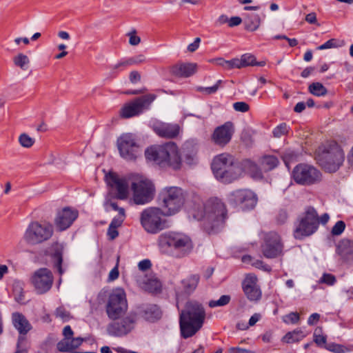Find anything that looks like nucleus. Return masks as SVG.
<instances>
[{
  "label": "nucleus",
  "instance_id": "f257e3e1",
  "mask_svg": "<svg viewBox=\"0 0 353 353\" xmlns=\"http://www.w3.org/2000/svg\"><path fill=\"white\" fill-rule=\"evenodd\" d=\"M145 157L147 160L161 167H168L174 170H179L182 168L179 150L174 142L149 147L145 151Z\"/></svg>",
  "mask_w": 353,
  "mask_h": 353
},
{
  "label": "nucleus",
  "instance_id": "f03ea898",
  "mask_svg": "<svg viewBox=\"0 0 353 353\" xmlns=\"http://www.w3.org/2000/svg\"><path fill=\"white\" fill-rule=\"evenodd\" d=\"M161 252L176 257H183L191 252L192 241L189 236L182 232H167L158 238Z\"/></svg>",
  "mask_w": 353,
  "mask_h": 353
},
{
  "label": "nucleus",
  "instance_id": "7ed1b4c3",
  "mask_svg": "<svg viewBox=\"0 0 353 353\" xmlns=\"http://www.w3.org/2000/svg\"><path fill=\"white\" fill-rule=\"evenodd\" d=\"M205 317L203 306L196 301L188 302L179 316L181 336L189 338L195 334L202 327Z\"/></svg>",
  "mask_w": 353,
  "mask_h": 353
},
{
  "label": "nucleus",
  "instance_id": "20e7f679",
  "mask_svg": "<svg viewBox=\"0 0 353 353\" xmlns=\"http://www.w3.org/2000/svg\"><path fill=\"white\" fill-rule=\"evenodd\" d=\"M215 177L224 183H230L240 178L243 173L241 164L228 153L216 156L212 163Z\"/></svg>",
  "mask_w": 353,
  "mask_h": 353
},
{
  "label": "nucleus",
  "instance_id": "39448f33",
  "mask_svg": "<svg viewBox=\"0 0 353 353\" xmlns=\"http://www.w3.org/2000/svg\"><path fill=\"white\" fill-rule=\"evenodd\" d=\"M99 303L105 302V312L112 320H119L128 311V305L126 294L122 288H115L109 292L102 290L97 296Z\"/></svg>",
  "mask_w": 353,
  "mask_h": 353
},
{
  "label": "nucleus",
  "instance_id": "423d86ee",
  "mask_svg": "<svg viewBox=\"0 0 353 353\" xmlns=\"http://www.w3.org/2000/svg\"><path fill=\"white\" fill-rule=\"evenodd\" d=\"M345 159L342 148L335 142L320 148L316 156L319 164L327 172H334Z\"/></svg>",
  "mask_w": 353,
  "mask_h": 353
},
{
  "label": "nucleus",
  "instance_id": "0eeeda50",
  "mask_svg": "<svg viewBox=\"0 0 353 353\" xmlns=\"http://www.w3.org/2000/svg\"><path fill=\"white\" fill-rule=\"evenodd\" d=\"M165 216L166 212L161 208L148 207L141 212L140 223L147 233L155 234L168 228Z\"/></svg>",
  "mask_w": 353,
  "mask_h": 353
},
{
  "label": "nucleus",
  "instance_id": "6e6552de",
  "mask_svg": "<svg viewBox=\"0 0 353 353\" xmlns=\"http://www.w3.org/2000/svg\"><path fill=\"white\" fill-rule=\"evenodd\" d=\"M319 225V215L312 206H306L294 223V236L302 239L314 234Z\"/></svg>",
  "mask_w": 353,
  "mask_h": 353
},
{
  "label": "nucleus",
  "instance_id": "1a4fd4ad",
  "mask_svg": "<svg viewBox=\"0 0 353 353\" xmlns=\"http://www.w3.org/2000/svg\"><path fill=\"white\" fill-rule=\"evenodd\" d=\"M166 215L172 216L180 211L185 199V192L179 187L169 186L163 188L159 195Z\"/></svg>",
  "mask_w": 353,
  "mask_h": 353
},
{
  "label": "nucleus",
  "instance_id": "9d476101",
  "mask_svg": "<svg viewBox=\"0 0 353 353\" xmlns=\"http://www.w3.org/2000/svg\"><path fill=\"white\" fill-rule=\"evenodd\" d=\"M53 234L54 227L52 223L35 221L28 225L23 239L28 244L35 245L48 241Z\"/></svg>",
  "mask_w": 353,
  "mask_h": 353
},
{
  "label": "nucleus",
  "instance_id": "9b49d317",
  "mask_svg": "<svg viewBox=\"0 0 353 353\" xmlns=\"http://www.w3.org/2000/svg\"><path fill=\"white\" fill-rule=\"evenodd\" d=\"M227 218L225 204L218 198H211L204 205L203 219L212 229L221 225Z\"/></svg>",
  "mask_w": 353,
  "mask_h": 353
},
{
  "label": "nucleus",
  "instance_id": "f8f14e48",
  "mask_svg": "<svg viewBox=\"0 0 353 353\" xmlns=\"http://www.w3.org/2000/svg\"><path fill=\"white\" fill-rule=\"evenodd\" d=\"M120 156L128 161H134L141 156V149L137 137L132 133H123L117 141Z\"/></svg>",
  "mask_w": 353,
  "mask_h": 353
},
{
  "label": "nucleus",
  "instance_id": "ddd939ff",
  "mask_svg": "<svg viewBox=\"0 0 353 353\" xmlns=\"http://www.w3.org/2000/svg\"><path fill=\"white\" fill-rule=\"evenodd\" d=\"M133 192L132 201L136 205H144L150 202L154 196L155 188L148 179L139 178L131 185Z\"/></svg>",
  "mask_w": 353,
  "mask_h": 353
},
{
  "label": "nucleus",
  "instance_id": "4468645a",
  "mask_svg": "<svg viewBox=\"0 0 353 353\" xmlns=\"http://www.w3.org/2000/svg\"><path fill=\"white\" fill-rule=\"evenodd\" d=\"M156 99V95L148 94L127 103L119 111V116L123 119H129L141 114L148 109L152 102Z\"/></svg>",
  "mask_w": 353,
  "mask_h": 353
},
{
  "label": "nucleus",
  "instance_id": "2eb2a0df",
  "mask_svg": "<svg viewBox=\"0 0 353 353\" xmlns=\"http://www.w3.org/2000/svg\"><path fill=\"white\" fill-rule=\"evenodd\" d=\"M292 176L299 184L311 185L321 181V174L312 165L300 163L294 168Z\"/></svg>",
  "mask_w": 353,
  "mask_h": 353
},
{
  "label": "nucleus",
  "instance_id": "dca6fc26",
  "mask_svg": "<svg viewBox=\"0 0 353 353\" xmlns=\"http://www.w3.org/2000/svg\"><path fill=\"white\" fill-rule=\"evenodd\" d=\"M30 280L37 293L42 294L51 289L54 281V276L49 269L43 268L36 270L31 276Z\"/></svg>",
  "mask_w": 353,
  "mask_h": 353
},
{
  "label": "nucleus",
  "instance_id": "f3484780",
  "mask_svg": "<svg viewBox=\"0 0 353 353\" xmlns=\"http://www.w3.org/2000/svg\"><path fill=\"white\" fill-rule=\"evenodd\" d=\"M283 249V245L277 233L270 232L265 234L263 243L261 245V252L265 258L274 259L281 256Z\"/></svg>",
  "mask_w": 353,
  "mask_h": 353
},
{
  "label": "nucleus",
  "instance_id": "a211bd4d",
  "mask_svg": "<svg viewBox=\"0 0 353 353\" xmlns=\"http://www.w3.org/2000/svg\"><path fill=\"white\" fill-rule=\"evenodd\" d=\"M120 321H114L108 324L107 331L110 335L122 336L128 334L134 328L137 321V314L130 313Z\"/></svg>",
  "mask_w": 353,
  "mask_h": 353
},
{
  "label": "nucleus",
  "instance_id": "6ab92c4d",
  "mask_svg": "<svg viewBox=\"0 0 353 353\" xmlns=\"http://www.w3.org/2000/svg\"><path fill=\"white\" fill-rule=\"evenodd\" d=\"M231 203L240 206L243 210L252 209L256 204L257 199L252 191L249 190H238L229 196Z\"/></svg>",
  "mask_w": 353,
  "mask_h": 353
},
{
  "label": "nucleus",
  "instance_id": "aec40b11",
  "mask_svg": "<svg viewBox=\"0 0 353 353\" xmlns=\"http://www.w3.org/2000/svg\"><path fill=\"white\" fill-rule=\"evenodd\" d=\"M107 184L117 191L116 198L124 200L129 194V183L126 179L119 177L117 174L110 172L105 175Z\"/></svg>",
  "mask_w": 353,
  "mask_h": 353
},
{
  "label": "nucleus",
  "instance_id": "412c9836",
  "mask_svg": "<svg viewBox=\"0 0 353 353\" xmlns=\"http://www.w3.org/2000/svg\"><path fill=\"white\" fill-rule=\"evenodd\" d=\"M234 132V124L228 121L215 128L212 134V141L214 144L224 147L231 141Z\"/></svg>",
  "mask_w": 353,
  "mask_h": 353
},
{
  "label": "nucleus",
  "instance_id": "4be33fe9",
  "mask_svg": "<svg viewBox=\"0 0 353 353\" xmlns=\"http://www.w3.org/2000/svg\"><path fill=\"white\" fill-rule=\"evenodd\" d=\"M78 211L70 208H64L59 211L54 219L57 230L63 231L68 229L78 217Z\"/></svg>",
  "mask_w": 353,
  "mask_h": 353
},
{
  "label": "nucleus",
  "instance_id": "5701e85b",
  "mask_svg": "<svg viewBox=\"0 0 353 353\" xmlns=\"http://www.w3.org/2000/svg\"><path fill=\"white\" fill-rule=\"evenodd\" d=\"M257 277L254 274H248L242 282L243 292L250 301H258L261 297V291L257 285Z\"/></svg>",
  "mask_w": 353,
  "mask_h": 353
},
{
  "label": "nucleus",
  "instance_id": "b1692460",
  "mask_svg": "<svg viewBox=\"0 0 353 353\" xmlns=\"http://www.w3.org/2000/svg\"><path fill=\"white\" fill-rule=\"evenodd\" d=\"M153 130L155 133L162 138L174 139L176 137L181 130V128L177 123H164L157 121L153 124Z\"/></svg>",
  "mask_w": 353,
  "mask_h": 353
},
{
  "label": "nucleus",
  "instance_id": "393cba45",
  "mask_svg": "<svg viewBox=\"0 0 353 353\" xmlns=\"http://www.w3.org/2000/svg\"><path fill=\"white\" fill-rule=\"evenodd\" d=\"M138 285L145 290L151 293H158L161 290V283L159 279L154 276L148 278L142 274H138L136 277Z\"/></svg>",
  "mask_w": 353,
  "mask_h": 353
},
{
  "label": "nucleus",
  "instance_id": "a878e982",
  "mask_svg": "<svg viewBox=\"0 0 353 353\" xmlns=\"http://www.w3.org/2000/svg\"><path fill=\"white\" fill-rule=\"evenodd\" d=\"M196 70V63H178L170 68V72L174 76L186 78L194 74Z\"/></svg>",
  "mask_w": 353,
  "mask_h": 353
},
{
  "label": "nucleus",
  "instance_id": "bb28decb",
  "mask_svg": "<svg viewBox=\"0 0 353 353\" xmlns=\"http://www.w3.org/2000/svg\"><path fill=\"white\" fill-rule=\"evenodd\" d=\"M12 319L14 327L21 334L25 335L32 329L30 323L21 313H13L12 315Z\"/></svg>",
  "mask_w": 353,
  "mask_h": 353
},
{
  "label": "nucleus",
  "instance_id": "cd10ccee",
  "mask_svg": "<svg viewBox=\"0 0 353 353\" xmlns=\"http://www.w3.org/2000/svg\"><path fill=\"white\" fill-rule=\"evenodd\" d=\"M139 314L146 321H154L161 316L159 307L156 305H148L139 310Z\"/></svg>",
  "mask_w": 353,
  "mask_h": 353
},
{
  "label": "nucleus",
  "instance_id": "c85d7f7f",
  "mask_svg": "<svg viewBox=\"0 0 353 353\" xmlns=\"http://www.w3.org/2000/svg\"><path fill=\"white\" fill-rule=\"evenodd\" d=\"M83 341V339L81 337L63 338L57 343V347L59 351L62 352H70L73 349L79 347Z\"/></svg>",
  "mask_w": 353,
  "mask_h": 353
},
{
  "label": "nucleus",
  "instance_id": "c756f323",
  "mask_svg": "<svg viewBox=\"0 0 353 353\" xmlns=\"http://www.w3.org/2000/svg\"><path fill=\"white\" fill-rule=\"evenodd\" d=\"M183 153L185 162L192 165L197 162V148L192 141H186L183 145Z\"/></svg>",
  "mask_w": 353,
  "mask_h": 353
},
{
  "label": "nucleus",
  "instance_id": "7c9ffc66",
  "mask_svg": "<svg viewBox=\"0 0 353 353\" xmlns=\"http://www.w3.org/2000/svg\"><path fill=\"white\" fill-rule=\"evenodd\" d=\"M243 23L245 30L250 32H254L260 27L261 19L258 14H245L244 15Z\"/></svg>",
  "mask_w": 353,
  "mask_h": 353
},
{
  "label": "nucleus",
  "instance_id": "2f4dec72",
  "mask_svg": "<svg viewBox=\"0 0 353 353\" xmlns=\"http://www.w3.org/2000/svg\"><path fill=\"white\" fill-rule=\"evenodd\" d=\"M62 246L57 243H54L51 246L50 256L53 260L54 266L57 268L59 273L61 275L63 270L61 268L62 263Z\"/></svg>",
  "mask_w": 353,
  "mask_h": 353
},
{
  "label": "nucleus",
  "instance_id": "473e14b6",
  "mask_svg": "<svg viewBox=\"0 0 353 353\" xmlns=\"http://www.w3.org/2000/svg\"><path fill=\"white\" fill-rule=\"evenodd\" d=\"M200 280L199 274H191L181 281L183 291L186 294L193 292L196 288Z\"/></svg>",
  "mask_w": 353,
  "mask_h": 353
},
{
  "label": "nucleus",
  "instance_id": "72a5a7b5",
  "mask_svg": "<svg viewBox=\"0 0 353 353\" xmlns=\"http://www.w3.org/2000/svg\"><path fill=\"white\" fill-rule=\"evenodd\" d=\"M241 167L243 170L248 172L252 178L256 179L263 178L261 170L254 162L249 159H246L243 161Z\"/></svg>",
  "mask_w": 353,
  "mask_h": 353
},
{
  "label": "nucleus",
  "instance_id": "f704fd0d",
  "mask_svg": "<svg viewBox=\"0 0 353 353\" xmlns=\"http://www.w3.org/2000/svg\"><path fill=\"white\" fill-rule=\"evenodd\" d=\"M279 163V159L273 155H265L260 159L261 166L265 172L273 170L278 165Z\"/></svg>",
  "mask_w": 353,
  "mask_h": 353
},
{
  "label": "nucleus",
  "instance_id": "c9c22d12",
  "mask_svg": "<svg viewBox=\"0 0 353 353\" xmlns=\"http://www.w3.org/2000/svg\"><path fill=\"white\" fill-rule=\"evenodd\" d=\"M306 334L301 330H294L288 332L283 338V341L287 343L298 342L305 338Z\"/></svg>",
  "mask_w": 353,
  "mask_h": 353
},
{
  "label": "nucleus",
  "instance_id": "e433bc0d",
  "mask_svg": "<svg viewBox=\"0 0 353 353\" xmlns=\"http://www.w3.org/2000/svg\"><path fill=\"white\" fill-rule=\"evenodd\" d=\"M14 64L23 70H26L30 63L28 57L23 53H19L13 57Z\"/></svg>",
  "mask_w": 353,
  "mask_h": 353
},
{
  "label": "nucleus",
  "instance_id": "4c0bfd02",
  "mask_svg": "<svg viewBox=\"0 0 353 353\" xmlns=\"http://www.w3.org/2000/svg\"><path fill=\"white\" fill-rule=\"evenodd\" d=\"M308 89L311 94L317 97L325 96L327 92L325 87L319 82L312 83L309 85Z\"/></svg>",
  "mask_w": 353,
  "mask_h": 353
},
{
  "label": "nucleus",
  "instance_id": "58836bf2",
  "mask_svg": "<svg viewBox=\"0 0 353 353\" xmlns=\"http://www.w3.org/2000/svg\"><path fill=\"white\" fill-rule=\"evenodd\" d=\"M323 330L321 327H316L314 330V334H313V340L314 342L318 345V346H322L323 345L325 346L327 343V336L323 335L322 334Z\"/></svg>",
  "mask_w": 353,
  "mask_h": 353
},
{
  "label": "nucleus",
  "instance_id": "ea45409f",
  "mask_svg": "<svg viewBox=\"0 0 353 353\" xmlns=\"http://www.w3.org/2000/svg\"><path fill=\"white\" fill-rule=\"evenodd\" d=\"M338 250L343 254L351 253L353 250V241L349 239L341 241L338 245Z\"/></svg>",
  "mask_w": 353,
  "mask_h": 353
},
{
  "label": "nucleus",
  "instance_id": "a19ab883",
  "mask_svg": "<svg viewBox=\"0 0 353 353\" xmlns=\"http://www.w3.org/2000/svg\"><path fill=\"white\" fill-rule=\"evenodd\" d=\"M231 300L230 295H222L218 300H212L208 305L210 307H221L228 305Z\"/></svg>",
  "mask_w": 353,
  "mask_h": 353
},
{
  "label": "nucleus",
  "instance_id": "79ce46f5",
  "mask_svg": "<svg viewBox=\"0 0 353 353\" xmlns=\"http://www.w3.org/2000/svg\"><path fill=\"white\" fill-rule=\"evenodd\" d=\"M239 61L241 62V68L256 65L255 57L250 54H243L241 57V59H239Z\"/></svg>",
  "mask_w": 353,
  "mask_h": 353
},
{
  "label": "nucleus",
  "instance_id": "37998d69",
  "mask_svg": "<svg viewBox=\"0 0 353 353\" xmlns=\"http://www.w3.org/2000/svg\"><path fill=\"white\" fill-rule=\"evenodd\" d=\"M19 142L23 148H30L34 143V139L26 133L21 134L19 137Z\"/></svg>",
  "mask_w": 353,
  "mask_h": 353
},
{
  "label": "nucleus",
  "instance_id": "c03bdc74",
  "mask_svg": "<svg viewBox=\"0 0 353 353\" xmlns=\"http://www.w3.org/2000/svg\"><path fill=\"white\" fill-rule=\"evenodd\" d=\"M289 132V127L286 123H281L276 126L273 130V135L274 137L280 138L282 136L287 134Z\"/></svg>",
  "mask_w": 353,
  "mask_h": 353
},
{
  "label": "nucleus",
  "instance_id": "a18cd8bd",
  "mask_svg": "<svg viewBox=\"0 0 353 353\" xmlns=\"http://www.w3.org/2000/svg\"><path fill=\"white\" fill-rule=\"evenodd\" d=\"M125 217V213L124 209H120L119 210V214L118 216L114 217L112 221H111L110 226H112V228H119L121 225L122 223L124 221V219Z\"/></svg>",
  "mask_w": 353,
  "mask_h": 353
},
{
  "label": "nucleus",
  "instance_id": "49530a36",
  "mask_svg": "<svg viewBox=\"0 0 353 353\" xmlns=\"http://www.w3.org/2000/svg\"><path fill=\"white\" fill-rule=\"evenodd\" d=\"M145 61L146 58L145 55L140 54L127 59L125 64H128V65L130 66L144 63Z\"/></svg>",
  "mask_w": 353,
  "mask_h": 353
},
{
  "label": "nucleus",
  "instance_id": "de8ad7c7",
  "mask_svg": "<svg viewBox=\"0 0 353 353\" xmlns=\"http://www.w3.org/2000/svg\"><path fill=\"white\" fill-rule=\"evenodd\" d=\"M54 314L63 321H68L71 317L70 312L62 306L57 308Z\"/></svg>",
  "mask_w": 353,
  "mask_h": 353
},
{
  "label": "nucleus",
  "instance_id": "09e8293b",
  "mask_svg": "<svg viewBox=\"0 0 353 353\" xmlns=\"http://www.w3.org/2000/svg\"><path fill=\"white\" fill-rule=\"evenodd\" d=\"M324 347L332 352L334 353H345V347L342 345L331 343L327 344L324 346Z\"/></svg>",
  "mask_w": 353,
  "mask_h": 353
},
{
  "label": "nucleus",
  "instance_id": "8fccbe9b",
  "mask_svg": "<svg viewBox=\"0 0 353 353\" xmlns=\"http://www.w3.org/2000/svg\"><path fill=\"white\" fill-rule=\"evenodd\" d=\"M126 35L129 37V43L131 46H138L141 43V38L137 35L136 30H132Z\"/></svg>",
  "mask_w": 353,
  "mask_h": 353
},
{
  "label": "nucleus",
  "instance_id": "3c124183",
  "mask_svg": "<svg viewBox=\"0 0 353 353\" xmlns=\"http://www.w3.org/2000/svg\"><path fill=\"white\" fill-rule=\"evenodd\" d=\"M345 228V223L343 221H337L332 229V234L338 236L342 234Z\"/></svg>",
  "mask_w": 353,
  "mask_h": 353
},
{
  "label": "nucleus",
  "instance_id": "603ef678",
  "mask_svg": "<svg viewBox=\"0 0 353 353\" xmlns=\"http://www.w3.org/2000/svg\"><path fill=\"white\" fill-rule=\"evenodd\" d=\"M319 282L327 284V285H333L336 282V278L333 274L324 273Z\"/></svg>",
  "mask_w": 353,
  "mask_h": 353
},
{
  "label": "nucleus",
  "instance_id": "864d4df0",
  "mask_svg": "<svg viewBox=\"0 0 353 353\" xmlns=\"http://www.w3.org/2000/svg\"><path fill=\"white\" fill-rule=\"evenodd\" d=\"M299 321V314L297 312H291L283 316V321L286 323L295 324Z\"/></svg>",
  "mask_w": 353,
  "mask_h": 353
},
{
  "label": "nucleus",
  "instance_id": "5fc2aeb1",
  "mask_svg": "<svg viewBox=\"0 0 353 353\" xmlns=\"http://www.w3.org/2000/svg\"><path fill=\"white\" fill-rule=\"evenodd\" d=\"M234 109L237 112H246L249 110V105L243 101L236 102L233 104Z\"/></svg>",
  "mask_w": 353,
  "mask_h": 353
},
{
  "label": "nucleus",
  "instance_id": "6e6d98bb",
  "mask_svg": "<svg viewBox=\"0 0 353 353\" xmlns=\"http://www.w3.org/2000/svg\"><path fill=\"white\" fill-rule=\"evenodd\" d=\"M298 154L297 153L294 152V151H291V150H288L286 151L283 156V159L285 163V165L287 166H288V163L296 159V158L297 157Z\"/></svg>",
  "mask_w": 353,
  "mask_h": 353
},
{
  "label": "nucleus",
  "instance_id": "4d7b16f0",
  "mask_svg": "<svg viewBox=\"0 0 353 353\" xmlns=\"http://www.w3.org/2000/svg\"><path fill=\"white\" fill-rule=\"evenodd\" d=\"M339 45L337 44V41L335 39H331L326 41L325 43L319 46L317 49L322 50L325 49L337 48Z\"/></svg>",
  "mask_w": 353,
  "mask_h": 353
},
{
  "label": "nucleus",
  "instance_id": "13d9d810",
  "mask_svg": "<svg viewBox=\"0 0 353 353\" xmlns=\"http://www.w3.org/2000/svg\"><path fill=\"white\" fill-rule=\"evenodd\" d=\"M288 219V213L285 210H280L276 216V221L279 224L285 223Z\"/></svg>",
  "mask_w": 353,
  "mask_h": 353
},
{
  "label": "nucleus",
  "instance_id": "bf43d9fd",
  "mask_svg": "<svg viewBox=\"0 0 353 353\" xmlns=\"http://www.w3.org/2000/svg\"><path fill=\"white\" fill-rule=\"evenodd\" d=\"M25 343V339L23 336H20L18 339L17 345V350L14 353H28L27 348L23 345Z\"/></svg>",
  "mask_w": 353,
  "mask_h": 353
},
{
  "label": "nucleus",
  "instance_id": "052dcab7",
  "mask_svg": "<svg viewBox=\"0 0 353 353\" xmlns=\"http://www.w3.org/2000/svg\"><path fill=\"white\" fill-rule=\"evenodd\" d=\"M233 68H241L239 59L236 58L227 61V65L225 70H232Z\"/></svg>",
  "mask_w": 353,
  "mask_h": 353
},
{
  "label": "nucleus",
  "instance_id": "680f3d73",
  "mask_svg": "<svg viewBox=\"0 0 353 353\" xmlns=\"http://www.w3.org/2000/svg\"><path fill=\"white\" fill-rule=\"evenodd\" d=\"M221 83V81H219L214 85L211 87H207V88H199L198 90L201 92H203L205 94H212L216 92L218 90L219 83Z\"/></svg>",
  "mask_w": 353,
  "mask_h": 353
},
{
  "label": "nucleus",
  "instance_id": "e2e57ef3",
  "mask_svg": "<svg viewBox=\"0 0 353 353\" xmlns=\"http://www.w3.org/2000/svg\"><path fill=\"white\" fill-rule=\"evenodd\" d=\"M141 74L139 72L134 70L130 73L129 79L130 81L134 84L141 81Z\"/></svg>",
  "mask_w": 353,
  "mask_h": 353
},
{
  "label": "nucleus",
  "instance_id": "0e129e2a",
  "mask_svg": "<svg viewBox=\"0 0 353 353\" xmlns=\"http://www.w3.org/2000/svg\"><path fill=\"white\" fill-rule=\"evenodd\" d=\"M252 265L256 268L262 269L265 271L270 270V267L268 265L264 264V263L261 260H255L254 262L252 263Z\"/></svg>",
  "mask_w": 353,
  "mask_h": 353
},
{
  "label": "nucleus",
  "instance_id": "69168bd1",
  "mask_svg": "<svg viewBox=\"0 0 353 353\" xmlns=\"http://www.w3.org/2000/svg\"><path fill=\"white\" fill-rule=\"evenodd\" d=\"M152 265V263L150 260L145 259L141 261H140L138 264V267L140 270L141 271H145L150 268Z\"/></svg>",
  "mask_w": 353,
  "mask_h": 353
},
{
  "label": "nucleus",
  "instance_id": "338daca9",
  "mask_svg": "<svg viewBox=\"0 0 353 353\" xmlns=\"http://www.w3.org/2000/svg\"><path fill=\"white\" fill-rule=\"evenodd\" d=\"M305 21L310 24H317L316 14L315 12H310L305 16Z\"/></svg>",
  "mask_w": 353,
  "mask_h": 353
},
{
  "label": "nucleus",
  "instance_id": "774afa93",
  "mask_svg": "<svg viewBox=\"0 0 353 353\" xmlns=\"http://www.w3.org/2000/svg\"><path fill=\"white\" fill-rule=\"evenodd\" d=\"M229 353H254V352L243 349L239 347H230L228 349Z\"/></svg>",
  "mask_w": 353,
  "mask_h": 353
}]
</instances>
